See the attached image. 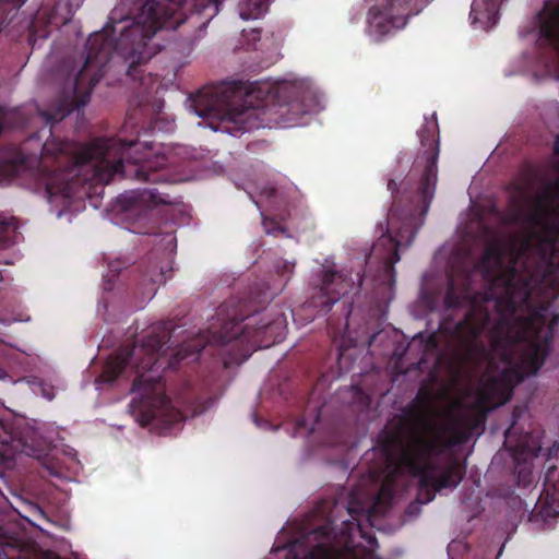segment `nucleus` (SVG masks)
I'll return each mask as SVG.
<instances>
[{"label": "nucleus", "mask_w": 559, "mask_h": 559, "mask_svg": "<svg viewBox=\"0 0 559 559\" xmlns=\"http://www.w3.org/2000/svg\"><path fill=\"white\" fill-rule=\"evenodd\" d=\"M534 227L519 250H512L506 265V248L490 242L484 250L480 265L489 282L484 301L493 300L497 319L491 321L484 304L469 289L468 275L462 287H456L453 275L448 277L443 304L447 310L468 307L464 318L452 329L445 322L441 329L449 333L454 352L467 365L487 364L493 369L499 359L502 367L500 378L491 380L487 391H499V402L511 392L512 383L522 382L535 374L548 355L549 341L543 336L545 318L533 304L532 296L540 295L551 286L556 267L544 270L542 257L536 251Z\"/></svg>", "instance_id": "obj_1"}, {"label": "nucleus", "mask_w": 559, "mask_h": 559, "mask_svg": "<svg viewBox=\"0 0 559 559\" xmlns=\"http://www.w3.org/2000/svg\"><path fill=\"white\" fill-rule=\"evenodd\" d=\"M286 320L283 313L270 319L266 312L250 314L248 302L229 298L216 309L215 321L181 345L164 346L174 332L171 321L153 324L140 346L121 348L110 356L100 374L99 383H112L119 377L134 374L130 412L143 427L165 423L167 427L180 423L182 415L171 406L165 393L163 373L176 369L183 360H197L207 345L224 346L237 342L246 346V358L259 348L270 347L283 340Z\"/></svg>", "instance_id": "obj_2"}, {"label": "nucleus", "mask_w": 559, "mask_h": 559, "mask_svg": "<svg viewBox=\"0 0 559 559\" xmlns=\"http://www.w3.org/2000/svg\"><path fill=\"white\" fill-rule=\"evenodd\" d=\"M224 0H145L129 25L120 28L119 38H114L116 27L111 21L91 35L86 43V57L82 68L73 75L74 61L63 60L58 74L63 78L61 98L47 110H38L40 118L50 128L62 121L74 110L87 105L94 86L111 68L124 71V75L144 98L157 83V76L145 73L143 67L159 50L150 41L158 29H177L189 19L200 17L202 26L218 13ZM51 133V129H49Z\"/></svg>", "instance_id": "obj_3"}, {"label": "nucleus", "mask_w": 559, "mask_h": 559, "mask_svg": "<svg viewBox=\"0 0 559 559\" xmlns=\"http://www.w3.org/2000/svg\"><path fill=\"white\" fill-rule=\"evenodd\" d=\"M3 130V110L0 108V134ZM37 142L39 157L26 154L24 147L10 148L0 158V173L10 178L31 177L49 200L53 197L70 199L75 188L86 181L108 185L115 177L159 183L168 181V159L152 153L153 147L136 139L95 138L80 145L68 140L51 138L40 144L37 133L24 146Z\"/></svg>", "instance_id": "obj_4"}, {"label": "nucleus", "mask_w": 559, "mask_h": 559, "mask_svg": "<svg viewBox=\"0 0 559 559\" xmlns=\"http://www.w3.org/2000/svg\"><path fill=\"white\" fill-rule=\"evenodd\" d=\"M502 369L481 381L477 404L479 411L450 413L444 426H437L430 420L432 396L419 390L411 405L404 409V416L390 423L378 438V447L388 469L415 468L419 465L425 471L441 473L439 465L432 461L455 445L469 440L472 435L485 424L487 412L511 400L513 390L520 382L512 383L510 395L499 402L500 390L486 391L487 384L500 378Z\"/></svg>", "instance_id": "obj_5"}, {"label": "nucleus", "mask_w": 559, "mask_h": 559, "mask_svg": "<svg viewBox=\"0 0 559 559\" xmlns=\"http://www.w3.org/2000/svg\"><path fill=\"white\" fill-rule=\"evenodd\" d=\"M418 136L421 150L401 183L402 191L394 179L388 181L393 199L388 213V229L376 241L371 252L372 257L381 261L383 275L390 285L395 282L394 265L401 259L399 249L414 241L435 198L438 182L440 145L437 120L421 126Z\"/></svg>", "instance_id": "obj_6"}, {"label": "nucleus", "mask_w": 559, "mask_h": 559, "mask_svg": "<svg viewBox=\"0 0 559 559\" xmlns=\"http://www.w3.org/2000/svg\"><path fill=\"white\" fill-rule=\"evenodd\" d=\"M286 83L226 80L200 90L192 98L195 114L218 130L222 123H234L239 129L295 123L305 114L297 99L280 102L288 90Z\"/></svg>", "instance_id": "obj_7"}, {"label": "nucleus", "mask_w": 559, "mask_h": 559, "mask_svg": "<svg viewBox=\"0 0 559 559\" xmlns=\"http://www.w3.org/2000/svg\"><path fill=\"white\" fill-rule=\"evenodd\" d=\"M555 154L559 156V138L555 143ZM536 211L528 216L534 227L536 251L542 257L544 270L559 269V175L544 178L542 190L535 198Z\"/></svg>", "instance_id": "obj_8"}, {"label": "nucleus", "mask_w": 559, "mask_h": 559, "mask_svg": "<svg viewBox=\"0 0 559 559\" xmlns=\"http://www.w3.org/2000/svg\"><path fill=\"white\" fill-rule=\"evenodd\" d=\"M525 412L524 406L513 407L512 420L504 433V445L513 460L516 486L522 488H527L534 483L533 460L538 456L543 448L537 436L531 431H524L519 426V420Z\"/></svg>", "instance_id": "obj_9"}, {"label": "nucleus", "mask_w": 559, "mask_h": 559, "mask_svg": "<svg viewBox=\"0 0 559 559\" xmlns=\"http://www.w3.org/2000/svg\"><path fill=\"white\" fill-rule=\"evenodd\" d=\"M429 0H376L367 14L366 33L374 40L381 41L386 35L403 28L408 17L421 10Z\"/></svg>", "instance_id": "obj_10"}, {"label": "nucleus", "mask_w": 559, "mask_h": 559, "mask_svg": "<svg viewBox=\"0 0 559 559\" xmlns=\"http://www.w3.org/2000/svg\"><path fill=\"white\" fill-rule=\"evenodd\" d=\"M415 468H399L389 469L391 474L401 475L404 472L409 473L412 476L418 478V493L417 502L426 504L431 502L436 492L442 489L455 488L465 475V465L457 459L452 457L448 466L441 472L425 471L419 465H414Z\"/></svg>", "instance_id": "obj_11"}, {"label": "nucleus", "mask_w": 559, "mask_h": 559, "mask_svg": "<svg viewBox=\"0 0 559 559\" xmlns=\"http://www.w3.org/2000/svg\"><path fill=\"white\" fill-rule=\"evenodd\" d=\"M350 288V281L342 273L322 270L316 286L317 292L311 296L309 306L318 309L319 312L326 313Z\"/></svg>", "instance_id": "obj_12"}, {"label": "nucleus", "mask_w": 559, "mask_h": 559, "mask_svg": "<svg viewBox=\"0 0 559 559\" xmlns=\"http://www.w3.org/2000/svg\"><path fill=\"white\" fill-rule=\"evenodd\" d=\"M117 202L126 216L134 217L135 221L146 219L151 210L159 204L169 205L174 203L169 194L162 193L157 189L126 191L118 197Z\"/></svg>", "instance_id": "obj_13"}, {"label": "nucleus", "mask_w": 559, "mask_h": 559, "mask_svg": "<svg viewBox=\"0 0 559 559\" xmlns=\"http://www.w3.org/2000/svg\"><path fill=\"white\" fill-rule=\"evenodd\" d=\"M532 519L543 521L559 515V471L555 465L547 467L544 477V488L531 511Z\"/></svg>", "instance_id": "obj_14"}, {"label": "nucleus", "mask_w": 559, "mask_h": 559, "mask_svg": "<svg viewBox=\"0 0 559 559\" xmlns=\"http://www.w3.org/2000/svg\"><path fill=\"white\" fill-rule=\"evenodd\" d=\"M171 269L167 265H162V262L156 258H148L147 263H141L136 267V274L133 277L135 289L143 299H151L160 284L167 281V273Z\"/></svg>", "instance_id": "obj_15"}, {"label": "nucleus", "mask_w": 559, "mask_h": 559, "mask_svg": "<svg viewBox=\"0 0 559 559\" xmlns=\"http://www.w3.org/2000/svg\"><path fill=\"white\" fill-rule=\"evenodd\" d=\"M539 17L540 41L552 48L559 58V3L557 5L546 3Z\"/></svg>", "instance_id": "obj_16"}, {"label": "nucleus", "mask_w": 559, "mask_h": 559, "mask_svg": "<svg viewBox=\"0 0 559 559\" xmlns=\"http://www.w3.org/2000/svg\"><path fill=\"white\" fill-rule=\"evenodd\" d=\"M304 559H380L368 550L358 554L354 549L338 550L326 544L316 545Z\"/></svg>", "instance_id": "obj_17"}, {"label": "nucleus", "mask_w": 559, "mask_h": 559, "mask_svg": "<svg viewBox=\"0 0 559 559\" xmlns=\"http://www.w3.org/2000/svg\"><path fill=\"white\" fill-rule=\"evenodd\" d=\"M502 0H473L469 16L473 23L495 24Z\"/></svg>", "instance_id": "obj_18"}, {"label": "nucleus", "mask_w": 559, "mask_h": 559, "mask_svg": "<svg viewBox=\"0 0 559 559\" xmlns=\"http://www.w3.org/2000/svg\"><path fill=\"white\" fill-rule=\"evenodd\" d=\"M267 0H241L239 15L242 20L258 19L267 11Z\"/></svg>", "instance_id": "obj_19"}, {"label": "nucleus", "mask_w": 559, "mask_h": 559, "mask_svg": "<svg viewBox=\"0 0 559 559\" xmlns=\"http://www.w3.org/2000/svg\"><path fill=\"white\" fill-rule=\"evenodd\" d=\"M242 37L247 40L249 46H254V44L261 38V29L260 28H251L249 31H242Z\"/></svg>", "instance_id": "obj_20"}, {"label": "nucleus", "mask_w": 559, "mask_h": 559, "mask_svg": "<svg viewBox=\"0 0 559 559\" xmlns=\"http://www.w3.org/2000/svg\"><path fill=\"white\" fill-rule=\"evenodd\" d=\"M136 126H138V121H136V111H133V112L129 111V112L127 114V117H126L124 123H123V126H122V128H121V130H120V134H121V135H122V134H126V133H127V130H128L129 128H132V129H133V128H136Z\"/></svg>", "instance_id": "obj_21"}, {"label": "nucleus", "mask_w": 559, "mask_h": 559, "mask_svg": "<svg viewBox=\"0 0 559 559\" xmlns=\"http://www.w3.org/2000/svg\"><path fill=\"white\" fill-rule=\"evenodd\" d=\"M14 225L11 222L0 218V241L7 243L9 236L7 235L10 229L14 230Z\"/></svg>", "instance_id": "obj_22"}, {"label": "nucleus", "mask_w": 559, "mask_h": 559, "mask_svg": "<svg viewBox=\"0 0 559 559\" xmlns=\"http://www.w3.org/2000/svg\"><path fill=\"white\" fill-rule=\"evenodd\" d=\"M108 269H109V273L112 275V276H117L119 275L121 269H122V262L117 260V261H111L109 264H108Z\"/></svg>", "instance_id": "obj_23"}, {"label": "nucleus", "mask_w": 559, "mask_h": 559, "mask_svg": "<svg viewBox=\"0 0 559 559\" xmlns=\"http://www.w3.org/2000/svg\"><path fill=\"white\" fill-rule=\"evenodd\" d=\"M24 2L25 0H0V5H11L13 9H19L23 5Z\"/></svg>", "instance_id": "obj_24"}, {"label": "nucleus", "mask_w": 559, "mask_h": 559, "mask_svg": "<svg viewBox=\"0 0 559 559\" xmlns=\"http://www.w3.org/2000/svg\"><path fill=\"white\" fill-rule=\"evenodd\" d=\"M29 40L32 39V37L34 36H39L41 38H46L48 36V31H43V33H39L37 34V31L35 29V22L32 23L31 25V29H29Z\"/></svg>", "instance_id": "obj_25"}, {"label": "nucleus", "mask_w": 559, "mask_h": 559, "mask_svg": "<svg viewBox=\"0 0 559 559\" xmlns=\"http://www.w3.org/2000/svg\"><path fill=\"white\" fill-rule=\"evenodd\" d=\"M347 511H348L349 515H350L353 519H355V515L359 514V513L362 511V509H361L360 507H356V506H354V504H353V502H352V503L348 506Z\"/></svg>", "instance_id": "obj_26"}, {"label": "nucleus", "mask_w": 559, "mask_h": 559, "mask_svg": "<svg viewBox=\"0 0 559 559\" xmlns=\"http://www.w3.org/2000/svg\"><path fill=\"white\" fill-rule=\"evenodd\" d=\"M382 496H388L390 499L392 498V492L384 485L381 487L379 491L378 499H380Z\"/></svg>", "instance_id": "obj_27"}, {"label": "nucleus", "mask_w": 559, "mask_h": 559, "mask_svg": "<svg viewBox=\"0 0 559 559\" xmlns=\"http://www.w3.org/2000/svg\"><path fill=\"white\" fill-rule=\"evenodd\" d=\"M559 453V444L555 443L548 451V456L552 457Z\"/></svg>", "instance_id": "obj_28"}, {"label": "nucleus", "mask_w": 559, "mask_h": 559, "mask_svg": "<svg viewBox=\"0 0 559 559\" xmlns=\"http://www.w3.org/2000/svg\"><path fill=\"white\" fill-rule=\"evenodd\" d=\"M350 312H352V308L349 307V308L347 309V311H346V321H348V317H349ZM347 324H348V322H345V325H346V326H347Z\"/></svg>", "instance_id": "obj_29"}, {"label": "nucleus", "mask_w": 559, "mask_h": 559, "mask_svg": "<svg viewBox=\"0 0 559 559\" xmlns=\"http://www.w3.org/2000/svg\"><path fill=\"white\" fill-rule=\"evenodd\" d=\"M5 376V371L2 368H0V379H3Z\"/></svg>", "instance_id": "obj_30"}, {"label": "nucleus", "mask_w": 559, "mask_h": 559, "mask_svg": "<svg viewBox=\"0 0 559 559\" xmlns=\"http://www.w3.org/2000/svg\"><path fill=\"white\" fill-rule=\"evenodd\" d=\"M516 190H518V192H522L523 188L522 187H518Z\"/></svg>", "instance_id": "obj_31"}]
</instances>
